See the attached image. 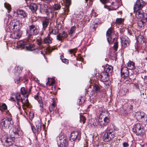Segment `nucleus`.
Segmentation results:
<instances>
[{"instance_id": "f257e3e1", "label": "nucleus", "mask_w": 147, "mask_h": 147, "mask_svg": "<svg viewBox=\"0 0 147 147\" xmlns=\"http://www.w3.org/2000/svg\"><path fill=\"white\" fill-rule=\"evenodd\" d=\"M26 39L24 41L21 40L18 42V47L22 49L26 47L27 50L32 51L36 49L33 45L30 44V43L35 40L36 38L31 35H28Z\"/></svg>"}, {"instance_id": "f03ea898", "label": "nucleus", "mask_w": 147, "mask_h": 147, "mask_svg": "<svg viewBox=\"0 0 147 147\" xmlns=\"http://www.w3.org/2000/svg\"><path fill=\"white\" fill-rule=\"evenodd\" d=\"M13 124L12 120L10 118L3 117L0 121V126L3 129H9Z\"/></svg>"}, {"instance_id": "7ed1b4c3", "label": "nucleus", "mask_w": 147, "mask_h": 147, "mask_svg": "<svg viewBox=\"0 0 147 147\" xmlns=\"http://www.w3.org/2000/svg\"><path fill=\"white\" fill-rule=\"evenodd\" d=\"M115 134V130H113L111 128L108 126L104 137V140L105 142L110 141L114 138Z\"/></svg>"}, {"instance_id": "20e7f679", "label": "nucleus", "mask_w": 147, "mask_h": 147, "mask_svg": "<svg viewBox=\"0 0 147 147\" xmlns=\"http://www.w3.org/2000/svg\"><path fill=\"white\" fill-rule=\"evenodd\" d=\"M142 125L139 123L135 124L133 128V130L136 134L144 138L145 137L144 132L143 131Z\"/></svg>"}, {"instance_id": "39448f33", "label": "nucleus", "mask_w": 147, "mask_h": 147, "mask_svg": "<svg viewBox=\"0 0 147 147\" xmlns=\"http://www.w3.org/2000/svg\"><path fill=\"white\" fill-rule=\"evenodd\" d=\"M121 77L125 80L124 82L125 83L129 84L131 83V79L129 80L128 79L129 72L127 67H125L121 68Z\"/></svg>"}, {"instance_id": "423d86ee", "label": "nucleus", "mask_w": 147, "mask_h": 147, "mask_svg": "<svg viewBox=\"0 0 147 147\" xmlns=\"http://www.w3.org/2000/svg\"><path fill=\"white\" fill-rule=\"evenodd\" d=\"M39 32V31L36 26L32 25L29 26V29L27 30V35H36Z\"/></svg>"}, {"instance_id": "0eeeda50", "label": "nucleus", "mask_w": 147, "mask_h": 147, "mask_svg": "<svg viewBox=\"0 0 147 147\" xmlns=\"http://www.w3.org/2000/svg\"><path fill=\"white\" fill-rule=\"evenodd\" d=\"M21 132L19 128H16V127H13L12 129L10 130L9 131L10 137L12 138L15 137L17 136L21 135Z\"/></svg>"}, {"instance_id": "6e6552de", "label": "nucleus", "mask_w": 147, "mask_h": 147, "mask_svg": "<svg viewBox=\"0 0 147 147\" xmlns=\"http://www.w3.org/2000/svg\"><path fill=\"white\" fill-rule=\"evenodd\" d=\"M40 6V12L42 14H45L47 13L51 12V9L48 7L45 4H38Z\"/></svg>"}, {"instance_id": "1a4fd4ad", "label": "nucleus", "mask_w": 147, "mask_h": 147, "mask_svg": "<svg viewBox=\"0 0 147 147\" xmlns=\"http://www.w3.org/2000/svg\"><path fill=\"white\" fill-rule=\"evenodd\" d=\"M135 116L137 119L142 122L147 120V116L143 112H138L136 113Z\"/></svg>"}, {"instance_id": "9d476101", "label": "nucleus", "mask_w": 147, "mask_h": 147, "mask_svg": "<svg viewBox=\"0 0 147 147\" xmlns=\"http://www.w3.org/2000/svg\"><path fill=\"white\" fill-rule=\"evenodd\" d=\"M113 32V29L111 27L109 28L106 32L107 40L109 43H112L115 39V38H113L111 36V34Z\"/></svg>"}, {"instance_id": "9b49d317", "label": "nucleus", "mask_w": 147, "mask_h": 147, "mask_svg": "<svg viewBox=\"0 0 147 147\" xmlns=\"http://www.w3.org/2000/svg\"><path fill=\"white\" fill-rule=\"evenodd\" d=\"M145 2L142 0H137L134 7V10H138V9H142L145 6Z\"/></svg>"}, {"instance_id": "f8f14e48", "label": "nucleus", "mask_w": 147, "mask_h": 147, "mask_svg": "<svg viewBox=\"0 0 147 147\" xmlns=\"http://www.w3.org/2000/svg\"><path fill=\"white\" fill-rule=\"evenodd\" d=\"M134 12L135 13L136 17L138 19L146 18V16H144V12L142 9H138V10H134Z\"/></svg>"}, {"instance_id": "ddd939ff", "label": "nucleus", "mask_w": 147, "mask_h": 147, "mask_svg": "<svg viewBox=\"0 0 147 147\" xmlns=\"http://www.w3.org/2000/svg\"><path fill=\"white\" fill-rule=\"evenodd\" d=\"M121 43L122 46L124 47H127L129 44L130 41L129 39L126 36H123L121 38Z\"/></svg>"}, {"instance_id": "4468645a", "label": "nucleus", "mask_w": 147, "mask_h": 147, "mask_svg": "<svg viewBox=\"0 0 147 147\" xmlns=\"http://www.w3.org/2000/svg\"><path fill=\"white\" fill-rule=\"evenodd\" d=\"M11 99L13 101L18 100L19 101H21L23 103V100L20 96V94L19 93H16L13 94L11 97Z\"/></svg>"}, {"instance_id": "2eb2a0df", "label": "nucleus", "mask_w": 147, "mask_h": 147, "mask_svg": "<svg viewBox=\"0 0 147 147\" xmlns=\"http://www.w3.org/2000/svg\"><path fill=\"white\" fill-rule=\"evenodd\" d=\"M78 138V140H79L80 138V136L79 134L77 131H73L72 132L70 135V140L71 142L75 140Z\"/></svg>"}, {"instance_id": "dca6fc26", "label": "nucleus", "mask_w": 147, "mask_h": 147, "mask_svg": "<svg viewBox=\"0 0 147 147\" xmlns=\"http://www.w3.org/2000/svg\"><path fill=\"white\" fill-rule=\"evenodd\" d=\"M100 80L102 81H106L109 79L108 74L105 72H102L99 76Z\"/></svg>"}, {"instance_id": "f3484780", "label": "nucleus", "mask_w": 147, "mask_h": 147, "mask_svg": "<svg viewBox=\"0 0 147 147\" xmlns=\"http://www.w3.org/2000/svg\"><path fill=\"white\" fill-rule=\"evenodd\" d=\"M68 36L67 33L63 31L61 33H59L57 36V39L59 41H61Z\"/></svg>"}, {"instance_id": "a211bd4d", "label": "nucleus", "mask_w": 147, "mask_h": 147, "mask_svg": "<svg viewBox=\"0 0 147 147\" xmlns=\"http://www.w3.org/2000/svg\"><path fill=\"white\" fill-rule=\"evenodd\" d=\"M22 34V32L20 30L13 31V33L11 34L12 38L18 39L20 38Z\"/></svg>"}, {"instance_id": "6ab92c4d", "label": "nucleus", "mask_w": 147, "mask_h": 147, "mask_svg": "<svg viewBox=\"0 0 147 147\" xmlns=\"http://www.w3.org/2000/svg\"><path fill=\"white\" fill-rule=\"evenodd\" d=\"M146 18L141 19L142 20L138 22V24L139 26L142 27L144 26L145 23L147 21V13L146 14Z\"/></svg>"}, {"instance_id": "aec40b11", "label": "nucleus", "mask_w": 147, "mask_h": 147, "mask_svg": "<svg viewBox=\"0 0 147 147\" xmlns=\"http://www.w3.org/2000/svg\"><path fill=\"white\" fill-rule=\"evenodd\" d=\"M23 67L20 66H16L14 69V73L16 75H18L22 71Z\"/></svg>"}, {"instance_id": "412c9836", "label": "nucleus", "mask_w": 147, "mask_h": 147, "mask_svg": "<svg viewBox=\"0 0 147 147\" xmlns=\"http://www.w3.org/2000/svg\"><path fill=\"white\" fill-rule=\"evenodd\" d=\"M49 19L48 18H46L43 20L42 22V25L43 26L42 29L45 30L49 24Z\"/></svg>"}, {"instance_id": "4be33fe9", "label": "nucleus", "mask_w": 147, "mask_h": 147, "mask_svg": "<svg viewBox=\"0 0 147 147\" xmlns=\"http://www.w3.org/2000/svg\"><path fill=\"white\" fill-rule=\"evenodd\" d=\"M59 147H66L68 143L67 140H65V139L63 140L60 141V142L57 143Z\"/></svg>"}, {"instance_id": "5701e85b", "label": "nucleus", "mask_w": 147, "mask_h": 147, "mask_svg": "<svg viewBox=\"0 0 147 147\" xmlns=\"http://www.w3.org/2000/svg\"><path fill=\"white\" fill-rule=\"evenodd\" d=\"M111 7L113 10H116L117 9L119 6L118 5V1L117 0H111Z\"/></svg>"}, {"instance_id": "b1692460", "label": "nucleus", "mask_w": 147, "mask_h": 147, "mask_svg": "<svg viewBox=\"0 0 147 147\" xmlns=\"http://www.w3.org/2000/svg\"><path fill=\"white\" fill-rule=\"evenodd\" d=\"M38 6L36 3H31L29 5V8L33 12L36 11Z\"/></svg>"}, {"instance_id": "393cba45", "label": "nucleus", "mask_w": 147, "mask_h": 147, "mask_svg": "<svg viewBox=\"0 0 147 147\" xmlns=\"http://www.w3.org/2000/svg\"><path fill=\"white\" fill-rule=\"evenodd\" d=\"M65 12L68 13L69 11V7L71 4L70 0H65Z\"/></svg>"}, {"instance_id": "a878e982", "label": "nucleus", "mask_w": 147, "mask_h": 147, "mask_svg": "<svg viewBox=\"0 0 147 147\" xmlns=\"http://www.w3.org/2000/svg\"><path fill=\"white\" fill-rule=\"evenodd\" d=\"M17 13L18 15H20L22 18H25L27 17L26 13L23 10H18L17 11Z\"/></svg>"}, {"instance_id": "bb28decb", "label": "nucleus", "mask_w": 147, "mask_h": 147, "mask_svg": "<svg viewBox=\"0 0 147 147\" xmlns=\"http://www.w3.org/2000/svg\"><path fill=\"white\" fill-rule=\"evenodd\" d=\"M52 38L50 37V35L49 34H48V36L45 38L43 40L44 43H50L52 42Z\"/></svg>"}, {"instance_id": "cd10ccee", "label": "nucleus", "mask_w": 147, "mask_h": 147, "mask_svg": "<svg viewBox=\"0 0 147 147\" xmlns=\"http://www.w3.org/2000/svg\"><path fill=\"white\" fill-rule=\"evenodd\" d=\"M104 70L105 72L108 73H111L113 71V67L109 65L106 66L105 67Z\"/></svg>"}, {"instance_id": "c85d7f7f", "label": "nucleus", "mask_w": 147, "mask_h": 147, "mask_svg": "<svg viewBox=\"0 0 147 147\" xmlns=\"http://www.w3.org/2000/svg\"><path fill=\"white\" fill-rule=\"evenodd\" d=\"M76 30V27L74 26H72L69 32V34L70 36H72L75 33V31Z\"/></svg>"}, {"instance_id": "c756f323", "label": "nucleus", "mask_w": 147, "mask_h": 147, "mask_svg": "<svg viewBox=\"0 0 147 147\" xmlns=\"http://www.w3.org/2000/svg\"><path fill=\"white\" fill-rule=\"evenodd\" d=\"M127 68L132 69L134 68L135 63L132 61H129L127 63Z\"/></svg>"}, {"instance_id": "7c9ffc66", "label": "nucleus", "mask_w": 147, "mask_h": 147, "mask_svg": "<svg viewBox=\"0 0 147 147\" xmlns=\"http://www.w3.org/2000/svg\"><path fill=\"white\" fill-rule=\"evenodd\" d=\"M5 144L6 146H9L12 144V141L10 138H7L5 140Z\"/></svg>"}, {"instance_id": "2f4dec72", "label": "nucleus", "mask_w": 147, "mask_h": 147, "mask_svg": "<svg viewBox=\"0 0 147 147\" xmlns=\"http://www.w3.org/2000/svg\"><path fill=\"white\" fill-rule=\"evenodd\" d=\"M12 24L13 26L22 25L21 22L20 21L18 20H13L12 21Z\"/></svg>"}, {"instance_id": "473e14b6", "label": "nucleus", "mask_w": 147, "mask_h": 147, "mask_svg": "<svg viewBox=\"0 0 147 147\" xmlns=\"http://www.w3.org/2000/svg\"><path fill=\"white\" fill-rule=\"evenodd\" d=\"M137 41L139 43L142 44L145 42V40L144 38V37L141 35L139 36L137 39Z\"/></svg>"}, {"instance_id": "72a5a7b5", "label": "nucleus", "mask_w": 147, "mask_h": 147, "mask_svg": "<svg viewBox=\"0 0 147 147\" xmlns=\"http://www.w3.org/2000/svg\"><path fill=\"white\" fill-rule=\"evenodd\" d=\"M58 33V30L56 27H54L52 28L51 31H50L49 33L50 34H53L56 35Z\"/></svg>"}, {"instance_id": "f704fd0d", "label": "nucleus", "mask_w": 147, "mask_h": 147, "mask_svg": "<svg viewBox=\"0 0 147 147\" xmlns=\"http://www.w3.org/2000/svg\"><path fill=\"white\" fill-rule=\"evenodd\" d=\"M66 138L64 137V136L63 135H59L57 138V143H58V142H60V141H61L62 140H63L65 139V140H66Z\"/></svg>"}, {"instance_id": "c9c22d12", "label": "nucleus", "mask_w": 147, "mask_h": 147, "mask_svg": "<svg viewBox=\"0 0 147 147\" xmlns=\"http://www.w3.org/2000/svg\"><path fill=\"white\" fill-rule=\"evenodd\" d=\"M36 126L37 128V131L38 133L41 130V125L39 121H37L36 122Z\"/></svg>"}, {"instance_id": "e433bc0d", "label": "nucleus", "mask_w": 147, "mask_h": 147, "mask_svg": "<svg viewBox=\"0 0 147 147\" xmlns=\"http://www.w3.org/2000/svg\"><path fill=\"white\" fill-rule=\"evenodd\" d=\"M98 121L99 125L101 126L104 127L107 125L106 124H105V122L102 119V118H99Z\"/></svg>"}, {"instance_id": "4c0bfd02", "label": "nucleus", "mask_w": 147, "mask_h": 147, "mask_svg": "<svg viewBox=\"0 0 147 147\" xmlns=\"http://www.w3.org/2000/svg\"><path fill=\"white\" fill-rule=\"evenodd\" d=\"M129 105L127 104H125L123 107V109L125 111H127L128 109H131L132 106L131 105H130L129 106V108H128Z\"/></svg>"}, {"instance_id": "58836bf2", "label": "nucleus", "mask_w": 147, "mask_h": 147, "mask_svg": "<svg viewBox=\"0 0 147 147\" xmlns=\"http://www.w3.org/2000/svg\"><path fill=\"white\" fill-rule=\"evenodd\" d=\"M23 100V102L22 103V104L23 105H25L27 107H29V104L28 98L27 97L25 98Z\"/></svg>"}, {"instance_id": "ea45409f", "label": "nucleus", "mask_w": 147, "mask_h": 147, "mask_svg": "<svg viewBox=\"0 0 147 147\" xmlns=\"http://www.w3.org/2000/svg\"><path fill=\"white\" fill-rule=\"evenodd\" d=\"M36 42H37V44L39 46H40L44 43L43 41H42L40 38H38L36 39Z\"/></svg>"}, {"instance_id": "a19ab883", "label": "nucleus", "mask_w": 147, "mask_h": 147, "mask_svg": "<svg viewBox=\"0 0 147 147\" xmlns=\"http://www.w3.org/2000/svg\"><path fill=\"white\" fill-rule=\"evenodd\" d=\"M61 7V5L59 4H55L53 6V8L55 10L59 9Z\"/></svg>"}, {"instance_id": "79ce46f5", "label": "nucleus", "mask_w": 147, "mask_h": 147, "mask_svg": "<svg viewBox=\"0 0 147 147\" xmlns=\"http://www.w3.org/2000/svg\"><path fill=\"white\" fill-rule=\"evenodd\" d=\"M4 6L5 8L7 10L8 12L9 13L11 10V6L8 4L5 3L4 4Z\"/></svg>"}, {"instance_id": "37998d69", "label": "nucleus", "mask_w": 147, "mask_h": 147, "mask_svg": "<svg viewBox=\"0 0 147 147\" xmlns=\"http://www.w3.org/2000/svg\"><path fill=\"white\" fill-rule=\"evenodd\" d=\"M94 89L96 92H97L100 91V88L98 85L95 84L94 86Z\"/></svg>"}, {"instance_id": "c03bdc74", "label": "nucleus", "mask_w": 147, "mask_h": 147, "mask_svg": "<svg viewBox=\"0 0 147 147\" xmlns=\"http://www.w3.org/2000/svg\"><path fill=\"white\" fill-rule=\"evenodd\" d=\"M22 26V25H20V26H13V31H15L16 30V31L20 30V29Z\"/></svg>"}, {"instance_id": "a18cd8bd", "label": "nucleus", "mask_w": 147, "mask_h": 147, "mask_svg": "<svg viewBox=\"0 0 147 147\" xmlns=\"http://www.w3.org/2000/svg\"><path fill=\"white\" fill-rule=\"evenodd\" d=\"M123 21V19L121 18H117L116 20V22L118 24H121Z\"/></svg>"}, {"instance_id": "49530a36", "label": "nucleus", "mask_w": 147, "mask_h": 147, "mask_svg": "<svg viewBox=\"0 0 147 147\" xmlns=\"http://www.w3.org/2000/svg\"><path fill=\"white\" fill-rule=\"evenodd\" d=\"M103 82H104V84L107 88H108L111 84V82L110 81L107 80L106 81H103Z\"/></svg>"}, {"instance_id": "de8ad7c7", "label": "nucleus", "mask_w": 147, "mask_h": 147, "mask_svg": "<svg viewBox=\"0 0 147 147\" xmlns=\"http://www.w3.org/2000/svg\"><path fill=\"white\" fill-rule=\"evenodd\" d=\"M103 121L105 122V124H108L109 121V118L107 117H105L103 119H102Z\"/></svg>"}, {"instance_id": "09e8293b", "label": "nucleus", "mask_w": 147, "mask_h": 147, "mask_svg": "<svg viewBox=\"0 0 147 147\" xmlns=\"http://www.w3.org/2000/svg\"><path fill=\"white\" fill-rule=\"evenodd\" d=\"M21 93L22 95H24L26 94V92L24 87H22L20 90Z\"/></svg>"}, {"instance_id": "8fccbe9b", "label": "nucleus", "mask_w": 147, "mask_h": 147, "mask_svg": "<svg viewBox=\"0 0 147 147\" xmlns=\"http://www.w3.org/2000/svg\"><path fill=\"white\" fill-rule=\"evenodd\" d=\"M68 51L70 54L73 53L74 55L75 53L76 52V49H74L69 50Z\"/></svg>"}, {"instance_id": "3c124183", "label": "nucleus", "mask_w": 147, "mask_h": 147, "mask_svg": "<svg viewBox=\"0 0 147 147\" xmlns=\"http://www.w3.org/2000/svg\"><path fill=\"white\" fill-rule=\"evenodd\" d=\"M118 48V43L117 42H115L113 46V48L116 51Z\"/></svg>"}, {"instance_id": "603ef678", "label": "nucleus", "mask_w": 147, "mask_h": 147, "mask_svg": "<svg viewBox=\"0 0 147 147\" xmlns=\"http://www.w3.org/2000/svg\"><path fill=\"white\" fill-rule=\"evenodd\" d=\"M7 105L5 103L3 104L1 107V109L4 110L6 109H7Z\"/></svg>"}, {"instance_id": "864d4df0", "label": "nucleus", "mask_w": 147, "mask_h": 147, "mask_svg": "<svg viewBox=\"0 0 147 147\" xmlns=\"http://www.w3.org/2000/svg\"><path fill=\"white\" fill-rule=\"evenodd\" d=\"M100 1L103 4H105L109 2V0H100Z\"/></svg>"}, {"instance_id": "5fc2aeb1", "label": "nucleus", "mask_w": 147, "mask_h": 147, "mask_svg": "<svg viewBox=\"0 0 147 147\" xmlns=\"http://www.w3.org/2000/svg\"><path fill=\"white\" fill-rule=\"evenodd\" d=\"M20 80V78L19 77H17L16 79L14 81L15 83L17 84H18Z\"/></svg>"}, {"instance_id": "6e6d98bb", "label": "nucleus", "mask_w": 147, "mask_h": 147, "mask_svg": "<svg viewBox=\"0 0 147 147\" xmlns=\"http://www.w3.org/2000/svg\"><path fill=\"white\" fill-rule=\"evenodd\" d=\"M37 1V0H26V1L27 3H32V2H35Z\"/></svg>"}, {"instance_id": "4d7b16f0", "label": "nucleus", "mask_w": 147, "mask_h": 147, "mask_svg": "<svg viewBox=\"0 0 147 147\" xmlns=\"http://www.w3.org/2000/svg\"><path fill=\"white\" fill-rule=\"evenodd\" d=\"M54 107H53V106L52 107H51L49 108V111L51 113H53L54 112Z\"/></svg>"}, {"instance_id": "13d9d810", "label": "nucleus", "mask_w": 147, "mask_h": 147, "mask_svg": "<svg viewBox=\"0 0 147 147\" xmlns=\"http://www.w3.org/2000/svg\"><path fill=\"white\" fill-rule=\"evenodd\" d=\"M32 129L34 133L37 132V129H36L35 127L34 126H32Z\"/></svg>"}, {"instance_id": "bf43d9fd", "label": "nucleus", "mask_w": 147, "mask_h": 147, "mask_svg": "<svg viewBox=\"0 0 147 147\" xmlns=\"http://www.w3.org/2000/svg\"><path fill=\"white\" fill-rule=\"evenodd\" d=\"M123 147H128L129 146V144L127 142H123Z\"/></svg>"}, {"instance_id": "052dcab7", "label": "nucleus", "mask_w": 147, "mask_h": 147, "mask_svg": "<svg viewBox=\"0 0 147 147\" xmlns=\"http://www.w3.org/2000/svg\"><path fill=\"white\" fill-rule=\"evenodd\" d=\"M62 61L64 63H65L67 64H68L69 63V60L68 59H63V60Z\"/></svg>"}, {"instance_id": "680f3d73", "label": "nucleus", "mask_w": 147, "mask_h": 147, "mask_svg": "<svg viewBox=\"0 0 147 147\" xmlns=\"http://www.w3.org/2000/svg\"><path fill=\"white\" fill-rule=\"evenodd\" d=\"M96 147H104V145L100 143L97 145Z\"/></svg>"}, {"instance_id": "e2e57ef3", "label": "nucleus", "mask_w": 147, "mask_h": 147, "mask_svg": "<svg viewBox=\"0 0 147 147\" xmlns=\"http://www.w3.org/2000/svg\"><path fill=\"white\" fill-rule=\"evenodd\" d=\"M81 119H82V120L83 122L84 123L85 122V121H86V118L84 116H83L82 117Z\"/></svg>"}, {"instance_id": "0e129e2a", "label": "nucleus", "mask_w": 147, "mask_h": 147, "mask_svg": "<svg viewBox=\"0 0 147 147\" xmlns=\"http://www.w3.org/2000/svg\"><path fill=\"white\" fill-rule=\"evenodd\" d=\"M134 86L136 88H137V89H139V85L138 84H137V83H136V84H134Z\"/></svg>"}, {"instance_id": "69168bd1", "label": "nucleus", "mask_w": 147, "mask_h": 147, "mask_svg": "<svg viewBox=\"0 0 147 147\" xmlns=\"http://www.w3.org/2000/svg\"><path fill=\"white\" fill-rule=\"evenodd\" d=\"M55 83V81L53 80L51 82V83L50 84H49V85L50 86L52 85L53 84H54Z\"/></svg>"}, {"instance_id": "338daca9", "label": "nucleus", "mask_w": 147, "mask_h": 147, "mask_svg": "<svg viewBox=\"0 0 147 147\" xmlns=\"http://www.w3.org/2000/svg\"><path fill=\"white\" fill-rule=\"evenodd\" d=\"M16 103V105H20V104L19 103V102H21V101H19L18 100H16L15 101Z\"/></svg>"}, {"instance_id": "774afa93", "label": "nucleus", "mask_w": 147, "mask_h": 147, "mask_svg": "<svg viewBox=\"0 0 147 147\" xmlns=\"http://www.w3.org/2000/svg\"><path fill=\"white\" fill-rule=\"evenodd\" d=\"M51 0H43V1L47 3H49L51 1Z\"/></svg>"}]
</instances>
